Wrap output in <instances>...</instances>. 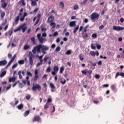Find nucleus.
Listing matches in <instances>:
<instances>
[{"label":"nucleus","instance_id":"8fccbe9b","mask_svg":"<svg viewBox=\"0 0 124 124\" xmlns=\"http://www.w3.org/2000/svg\"><path fill=\"white\" fill-rule=\"evenodd\" d=\"M52 99L51 98H48L46 103H47V104L51 103V102H52Z\"/></svg>","mask_w":124,"mask_h":124},{"label":"nucleus","instance_id":"e433bc0d","mask_svg":"<svg viewBox=\"0 0 124 124\" xmlns=\"http://www.w3.org/2000/svg\"><path fill=\"white\" fill-rule=\"evenodd\" d=\"M78 30H79V26H78L77 27H76V28L75 29V30H74V33H76V32H77V31H78Z\"/></svg>","mask_w":124,"mask_h":124},{"label":"nucleus","instance_id":"7c9ffc66","mask_svg":"<svg viewBox=\"0 0 124 124\" xmlns=\"http://www.w3.org/2000/svg\"><path fill=\"white\" fill-rule=\"evenodd\" d=\"M74 10H78V9H79V6H78V4H76L73 7Z\"/></svg>","mask_w":124,"mask_h":124},{"label":"nucleus","instance_id":"9b49d317","mask_svg":"<svg viewBox=\"0 0 124 124\" xmlns=\"http://www.w3.org/2000/svg\"><path fill=\"white\" fill-rule=\"evenodd\" d=\"M21 73H22V74L23 76H25V71H22L21 70L18 71V73H17V75H18L19 78L20 79H23V76H22V75H21Z\"/></svg>","mask_w":124,"mask_h":124},{"label":"nucleus","instance_id":"cd10ccee","mask_svg":"<svg viewBox=\"0 0 124 124\" xmlns=\"http://www.w3.org/2000/svg\"><path fill=\"white\" fill-rule=\"evenodd\" d=\"M18 63L19 64H24L25 63V60H21L18 61Z\"/></svg>","mask_w":124,"mask_h":124},{"label":"nucleus","instance_id":"f3484780","mask_svg":"<svg viewBox=\"0 0 124 124\" xmlns=\"http://www.w3.org/2000/svg\"><path fill=\"white\" fill-rule=\"evenodd\" d=\"M50 88L52 89L51 90V93H54V90H55V85L52 83H50Z\"/></svg>","mask_w":124,"mask_h":124},{"label":"nucleus","instance_id":"c85d7f7f","mask_svg":"<svg viewBox=\"0 0 124 124\" xmlns=\"http://www.w3.org/2000/svg\"><path fill=\"white\" fill-rule=\"evenodd\" d=\"M7 6V2L6 3L4 2L1 4V7H2V8H6Z\"/></svg>","mask_w":124,"mask_h":124},{"label":"nucleus","instance_id":"5fc2aeb1","mask_svg":"<svg viewBox=\"0 0 124 124\" xmlns=\"http://www.w3.org/2000/svg\"><path fill=\"white\" fill-rule=\"evenodd\" d=\"M95 78L96 79H99L100 78V75H98V74H96L95 75Z\"/></svg>","mask_w":124,"mask_h":124},{"label":"nucleus","instance_id":"603ef678","mask_svg":"<svg viewBox=\"0 0 124 124\" xmlns=\"http://www.w3.org/2000/svg\"><path fill=\"white\" fill-rule=\"evenodd\" d=\"M28 49H30V46H29V45H25L24 46V50H28Z\"/></svg>","mask_w":124,"mask_h":124},{"label":"nucleus","instance_id":"13d9d810","mask_svg":"<svg viewBox=\"0 0 124 124\" xmlns=\"http://www.w3.org/2000/svg\"><path fill=\"white\" fill-rule=\"evenodd\" d=\"M10 89H11V85H10L9 86H7L6 89V91L7 92V91H8V90H10Z\"/></svg>","mask_w":124,"mask_h":124},{"label":"nucleus","instance_id":"49530a36","mask_svg":"<svg viewBox=\"0 0 124 124\" xmlns=\"http://www.w3.org/2000/svg\"><path fill=\"white\" fill-rule=\"evenodd\" d=\"M13 62V61L10 60V61L8 62V64L6 66V67H9L10 65H11V64Z\"/></svg>","mask_w":124,"mask_h":124},{"label":"nucleus","instance_id":"6e6552de","mask_svg":"<svg viewBox=\"0 0 124 124\" xmlns=\"http://www.w3.org/2000/svg\"><path fill=\"white\" fill-rule=\"evenodd\" d=\"M38 78H39V76L38 75V70H35L34 72V76L33 77L34 82H35Z\"/></svg>","mask_w":124,"mask_h":124},{"label":"nucleus","instance_id":"aec40b11","mask_svg":"<svg viewBox=\"0 0 124 124\" xmlns=\"http://www.w3.org/2000/svg\"><path fill=\"white\" fill-rule=\"evenodd\" d=\"M16 80V78L15 77L13 78H10L9 79V83H11V82H15Z\"/></svg>","mask_w":124,"mask_h":124},{"label":"nucleus","instance_id":"a18cd8bd","mask_svg":"<svg viewBox=\"0 0 124 124\" xmlns=\"http://www.w3.org/2000/svg\"><path fill=\"white\" fill-rule=\"evenodd\" d=\"M46 72H47V73H49L51 72V68L50 67H48L46 69Z\"/></svg>","mask_w":124,"mask_h":124},{"label":"nucleus","instance_id":"5701e85b","mask_svg":"<svg viewBox=\"0 0 124 124\" xmlns=\"http://www.w3.org/2000/svg\"><path fill=\"white\" fill-rule=\"evenodd\" d=\"M17 108L18 110H22V109L24 108V105H23V104H21L20 105H19Z\"/></svg>","mask_w":124,"mask_h":124},{"label":"nucleus","instance_id":"c9c22d12","mask_svg":"<svg viewBox=\"0 0 124 124\" xmlns=\"http://www.w3.org/2000/svg\"><path fill=\"white\" fill-rule=\"evenodd\" d=\"M88 2V0H84L83 2H82L80 4L81 5H85Z\"/></svg>","mask_w":124,"mask_h":124},{"label":"nucleus","instance_id":"052dcab7","mask_svg":"<svg viewBox=\"0 0 124 124\" xmlns=\"http://www.w3.org/2000/svg\"><path fill=\"white\" fill-rule=\"evenodd\" d=\"M51 48L52 49H55V48H56V44H53L51 46Z\"/></svg>","mask_w":124,"mask_h":124},{"label":"nucleus","instance_id":"473e14b6","mask_svg":"<svg viewBox=\"0 0 124 124\" xmlns=\"http://www.w3.org/2000/svg\"><path fill=\"white\" fill-rule=\"evenodd\" d=\"M60 51H61V46H58L55 49V52H56V53H58V52H60Z\"/></svg>","mask_w":124,"mask_h":124},{"label":"nucleus","instance_id":"b1692460","mask_svg":"<svg viewBox=\"0 0 124 124\" xmlns=\"http://www.w3.org/2000/svg\"><path fill=\"white\" fill-rule=\"evenodd\" d=\"M31 42H32L33 44H35L36 40H35V38H34V37L31 38Z\"/></svg>","mask_w":124,"mask_h":124},{"label":"nucleus","instance_id":"f704fd0d","mask_svg":"<svg viewBox=\"0 0 124 124\" xmlns=\"http://www.w3.org/2000/svg\"><path fill=\"white\" fill-rule=\"evenodd\" d=\"M90 55H91V56H93V57H95V52L93 51H91L90 52Z\"/></svg>","mask_w":124,"mask_h":124},{"label":"nucleus","instance_id":"4d7b16f0","mask_svg":"<svg viewBox=\"0 0 124 124\" xmlns=\"http://www.w3.org/2000/svg\"><path fill=\"white\" fill-rule=\"evenodd\" d=\"M61 83H62V85H64V84H65V83H66V80L64 79L63 81L62 80L61 81Z\"/></svg>","mask_w":124,"mask_h":124},{"label":"nucleus","instance_id":"9d476101","mask_svg":"<svg viewBox=\"0 0 124 124\" xmlns=\"http://www.w3.org/2000/svg\"><path fill=\"white\" fill-rule=\"evenodd\" d=\"M54 71L52 72L51 74L52 75H56L58 71H59V66H55L53 67Z\"/></svg>","mask_w":124,"mask_h":124},{"label":"nucleus","instance_id":"72a5a7b5","mask_svg":"<svg viewBox=\"0 0 124 124\" xmlns=\"http://www.w3.org/2000/svg\"><path fill=\"white\" fill-rule=\"evenodd\" d=\"M50 104H48V103H46V105H44V109H48L49 108Z\"/></svg>","mask_w":124,"mask_h":124},{"label":"nucleus","instance_id":"e2e57ef3","mask_svg":"<svg viewBox=\"0 0 124 124\" xmlns=\"http://www.w3.org/2000/svg\"><path fill=\"white\" fill-rule=\"evenodd\" d=\"M26 98L27 100H30L31 99V96L30 95H28L26 96Z\"/></svg>","mask_w":124,"mask_h":124},{"label":"nucleus","instance_id":"bb28decb","mask_svg":"<svg viewBox=\"0 0 124 124\" xmlns=\"http://www.w3.org/2000/svg\"><path fill=\"white\" fill-rule=\"evenodd\" d=\"M110 88L113 92H115V90H116V85L115 84H112Z\"/></svg>","mask_w":124,"mask_h":124},{"label":"nucleus","instance_id":"ddd939ff","mask_svg":"<svg viewBox=\"0 0 124 124\" xmlns=\"http://www.w3.org/2000/svg\"><path fill=\"white\" fill-rule=\"evenodd\" d=\"M7 63V61L6 60H3L0 61V66H4V65H6Z\"/></svg>","mask_w":124,"mask_h":124},{"label":"nucleus","instance_id":"2eb2a0df","mask_svg":"<svg viewBox=\"0 0 124 124\" xmlns=\"http://www.w3.org/2000/svg\"><path fill=\"white\" fill-rule=\"evenodd\" d=\"M76 23H77L76 21H73L70 22L69 23L70 27H74V26H76Z\"/></svg>","mask_w":124,"mask_h":124},{"label":"nucleus","instance_id":"a878e982","mask_svg":"<svg viewBox=\"0 0 124 124\" xmlns=\"http://www.w3.org/2000/svg\"><path fill=\"white\" fill-rule=\"evenodd\" d=\"M82 74L83 75H87L88 74V70L87 69L81 71Z\"/></svg>","mask_w":124,"mask_h":124},{"label":"nucleus","instance_id":"bf43d9fd","mask_svg":"<svg viewBox=\"0 0 124 124\" xmlns=\"http://www.w3.org/2000/svg\"><path fill=\"white\" fill-rule=\"evenodd\" d=\"M99 29L100 30H103V29H104V26L103 25H101L99 27Z\"/></svg>","mask_w":124,"mask_h":124},{"label":"nucleus","instance_id":"20e7f679","mask_svg":"<svg viewBox=\"0 0 124 124\" xmlns=\"http://www.w3.org/2000/svg\"><path fill=\"white\" fill-rule=\"evenodd\" d=\"M42 89V87L41 85L39 84H33L32 87V91L33 92H35L36 91H38V92H40Z\"/></svg>","mask_w":124,"mask_h":124},{"label":"nucleus","instance_id":"f8f14e48","mask_svg":"<svg viewBox=\"0 0 124 124\" xmlns=\"http://www.w3.org/2000/svg\"><path fill=\"white\" fill-rule=\"evenodd\" d=\"M41 118L39 115H37L34 117L32 121L33 122H40Z\"/></svg>","mask_w":124,"mask_h":124},{"label":"nucleus","instance_id":"de8ad7c7","mask_svg":"<svg viewBox=\"0 0 124 124\" xmlns=\"http://www.w3.org/2000/svg\"><path fill=\"white\" fill-rule=\"evenodd\" d=\"M21 2L23 6H25V5H26V2H25V0H21Z\"/></svg>","mask_w":124,"mask_h":124},{"label":"nucleus","instance_id":"1a4fd4ad","mask_svg":"<svg viewBox=\"0 0 124 124\" xmlns=\"http://www.w3.org/2000/svg\"><path fill=\"white\" fill-rule=\"evenodd\" d=\"M124 27H122L121 26H114L113 27V30H114V31H124Z\"/></svg>","mask_w":124,"mask_h":124},{"label":"nucleus","instance_id":"58836bf2","mask_svg":"<svg viewBox=\"0 0 124 124\" xmlns=\"http://www.w3.org/2000/svg\"><path fill=\"white\" fill-rule=\"evenodd\" d=\"M118 76H121V73L120 72H117L115 76V79L118 78Z\"/></svg>","mask_w":124,"mask_h":124},{"label":"nucleus","instance_id":"3c124183","mask_svg":"<svg viewBox=\"0 0 124 124\" xmlns=\"http://www.w3.org/2000/svg\"><path fill=\"white\" fill-rule=\"evenodd\" d=\"M49 59V57H45L44 58V62H47V61H48V60Z\"/></svg>","mask_w":124,"mask_h":124},{"label":"nucleus","instance_id":"37998d69","mask_svg":"<svg viewBox=\"0 0 124 124\" xmlns=\"http://www.w3.org/2000/svg\"><path fill=\"white\" fill-rule=\"evenodd\" d=\"M26 75H27L28 76H30L31 77H32V74L30 72H27Z\"/></svg>","mask_w":124,"mask_h":124},{"label":"nucleus","instance_id":"774afa93","mask_svg":"<svg viewBox=\"0 0 124 124\" xmlns=\"http://www.w3.org/2000/svg\"><path fill=\"white\" fill-rule=\"evenodd\" d=\"M58 34H59V33H58L57 31H55V32L53 33V36H57Z\"/></svg>","mask_w":124,"mask_h":124},{"label":"nucleus","instance_id":"4be33fe9","mask_svg":"<svg viewBox=\"0 0 124 124\" xmlns=\"http://www.w3.org/2000/svg\"><path fill=\"white\" fill-rule=\"evenodd\" d=\"M59 5L61 8H62V9H63L64 8V3H63V1H61Z\"/></svg>","mask_w":124,"mask_h":124},{"label":"nucleus","instance_id":"0e129e2a","mask_svg":"<svg viewBox=\"0 0 124 124\" xmlns=\"http://www.w3.org/2000/svg\"><path fill=\"white\" fill-rule=\"evenodd\" d=\"M18 66V63H15L14 65L12 66V68H16V67H17Z\"/></svg>","mask_w":124,"mask_h":124},{"label":"nucleus","instance_id":"c03bdc74","mask_svg":"<svg viewBox=\"0 0 124 124\" xmlns=\"http://www.w3.org/2000/svg\"><path fill=\"white\" fill-rule=\"evenodd\" d=\"M37 5V3L35 1H32L31 2V5H33V6H35Z\"/></svg>","mask_w":124,"mask_h":124},{"label":"nucleus","instance_id":"ea45409f","mask_svg":"<svg viewBox=\"0 0 124 124\" xmlns=\"http://www.w3.org/2000/svg\"><path fill=\"white\" fill-rule=\"evenodd\" d=\"M16 57H17V54H15L13 58L11 59V61H12L13 62H14L15 60V59H16Z\"/></svg>","mask_w":124,"mask_h":124},{"label":"nucleus","instance_id":"f257e3e1","mask_svg":"<svg viewBox=\"0 0 124 124\" xmlns=\"http://www.w3.org/2000/svg\"><path fill=\"white\" fill-rule=\"evenodd\" d=\"M41 44L38 45L37 46H34L32 50L33 54L34 55H35L36 53H37V54H40V53H41Z\"/></svg>","mask_w":124,"mask_h":124},{"label":"nucleus","instance_id":"39448f33","mask_svg":"<svg viewBox=\"0 0 124 124\" xmlns=\"http://www.w3.org/2000/svg\"><path fill=\"white\" fill-rule=\"evenodd\" d=\"M37 37L39 40V43H41V44H43V43H45V42L47 41L46 38L42 37V36H41V34L40 33L37 34Z\"/></svg>","mask_w":124,"mask_h":124},{"label":"nucleus","instance_id":"6ab92c4d","mask_svg":"<svg viewBox=\"0 0 124 124\" xmlns=\"http://www.w3.org/2000/svg\"><path fill=\"white\" fill-rule=\"evenodd\" d=\"M4 16H5V12L1 11L0 14V18L1 20H3V18H4Z\"/></svg>","mask_w":124,"mask_h":124},{"label":"nucleus","instance_id":"69168bd1","mask_svg":"<svg viewBox=\"0 0 124 124\" xmlns=\"http://www.w3.org/2000/svg\"><path fill=\"white\" fill-rule=\"evenodd\" d=\"M46 36H47V33H46V32H44L42 34V37H46Z\"/></svg>","mask_w":124,"mask_h":124},{"label":"nucleus","instance_id":"09e8293b","mask_svg":"<svg viewBox=\"0 0 124 124\" xmlns=\"http://www.w3.org/2000/svg\"><path fill=\"white\" fill-rule=\"evenodd\" d=\"M96 46L97 49H98V50L100 49V48H101V46L99 45L98 44H96Z\"/></svg>","mask_w":124,"mask_h":124},{"label":"nucleus","instance_id":"dca6fc26","mask_svg":"<svg viewBox=\"0 0 124 124\" xmlns=\"http://www.w3.org/2000/svg\"><path fill=\"white\" fill-rule=\"evenodd\" d=\"M19 20H20V16H17L15 19V24H16V25H17L19 23Z\"/></svg>","mask_w":124,"mask_h":124},{"label":"nucleus","instance_id":"7ed1b4c3","mask_svg":"<svg viewBox=\"0 0 124 124\" xmlns=\"http://www.w3.org/2000/svg\"><path fill=\"white\" fill-rule=\"evenodd\" d=\"M21 30L22 31V32H25L26 31V30H27V26L26 24H23L17 29H15L14 31V32H17V31H21Z\"/></svg>","mask_w":124,"mask_h":124},{"label":"nucleus","instance_id":"412c9836","mask_svg":"<svg viewBox=\"0 0 124 124\" xmlns=\"http://www.w3.org/2000/svg\"><path fill=\"white\" fill-rule=\"evenodd\" d=\"M6 75V72L5 71H3L1 74H0V78H2V77H4L5 75Z\"/></svg>","mask_w":124,"mask_h":124},{"label":"nucleus","instance_id":"79ce46f5","mask_svg":"<svg viewBox=\"0 0 124 124\" xmlns=\"http://www.w3.org/2000/svg\"><path fill=\"white\" fill-rule=\"evenodd\" d=\"M64 71V67H61L60 68V73H62L63 72V71Z\"/></svg>","mask_w":124,"mask_h":124},{"label":"nucleus","instance_id":"a211bd4d","mask_svg":"<svg viewBox=\"0 0 124 124\" xmlns=\"http://www.w3.org/2000/svg\"><path fill=\"white\" fill-rule=\"evenodd\" d=\"M54 19L55 18L53 16H49L47 19L48 22H49V23H52L53 21H54Z\"/></svg>","mask_w":124,"mask_h":124},{"label":"nucleus","instance_id":"864d4df0","mask_svg":"<svg viewBox=\"0 0 124 124\" xmlns=\"http://www.w3.org/2000/svg\"><path fill=\"white\" fill-rule=\"evenodd\" d=\"M92 37L93 38H96L97 37V34L96 33H94L92 34Z\"/></svg>","mask_w":124,"mask_h":124},{"label":"nucleus","instance_id":"6e6d98bb","mask_svg":"<svg viewBox=\"0 0 124 124\" xmlns=\"http://www.w3.org/2000/svg\"><path fill=\"white\" fill-rule=\"evenodd\" d=\"M40 17H41V15L40 14H39L37 16V20H40Z\"/></svg>","mask_w":124,"mask_h":124},{"label":"nucleus","instance_id":"338daca9","mask_svg":"<svg viewBox=\"0 0 124 124\" xmlns=\"http://www.w3.org/2000/svg\"><path fill=\"white\" fill-rule=\"evenodd\" d=\"M9 32L10 36H11V35H12V34L13 33V31L12 30L9 31Z\"/></svg>","mask_w":124,"mask_h":124},{"label":"nucleus","instance_id":"f03ea898","mask_svg":"<svg viewBox=\"0 0 124 124\" xmlns=\"http://www.w3.org/2000/svg\"><path fill=\"white\" fill-rule=\"evenodd\" d=\"M90 18L92 22H95L99 19V14L96 12L93 13L91 14Z\"/></svg>","mask_w":124,"mask_h":124},{"label":"nucleus","instance_id":"4468645a","mask_svg":"<svg viewBox=\"0 0 124 124\" xmlns=\"http://www.w3.org/2000/svg\"><path fill=\"white\" fill-rule=\"evenodd\" d=\"M82 38H84V39L88 38V37H89V35H88V33H84V32H82Z\"/></svg>","mask_w":124,"mask_h":124},{"label":"nucleus","instance_id":"c756f323","mask_svg":"<svg viewBox=\"0 0 124 124\" xmlns=\"http://www.w3.org/2000/svg\"><path fill=\"white\" fill-rule=\"evenodd\" d=\"M72 51H71V50L69 49V50H68L65 53V55H70L71 54H72Z\"/></svg>","mask_w":124,"mask_h":124},{"label":"nucleus","instance_id":"680f3d73","mask_svg":"<svg viewBox=\"0 0 124 124\" xmlns=\"http://www.w3.org/2000/svg\"><path fill=\"white\" fill-rule=\"evenodd\" d=\"M8 59H11V58H12V54L11 53H9L8 54Z\"/></svg>","mask_w":124,"mask_h":124},{"label":"nucleus","instance_id":"393cba45","mask_svg":"<svg viewBox=\"0 0 124 124\" xmlns=\"http://www.w3.org/2000/svg\"><path fill=\"white\" fill-rule=\"evenodd\" d=\"M50 27H52L51 29H55L56 28V23L55 22H51L50 24Z\"/></svg>","mask_w":124,"mask_h":124},{"label":"nucleus","instance_id":"0eeeda50","mask_svg":"<svg viewBox=\"0 0 124 124\" xmlns=\"http://www.w3.org/2000/svg\"><path fill=\"white\" fill-rule=\"evenodd\" d=\"M29 63L31 65H32L33 64V60H32V58H33V55L31 52H29Z\"/></svg>","mask_w":124,"mask_h":124},{"label":"nucleus","instance_id":"423d86ee","mask_svg":"<svg viewBox=\"0 0 124 124\" xmlns=\"http://www.w3.org/2000/svg\"><path fill=\"white\" fill-rule=\"evenodd\" d=\"M41 52L43 54V55H45V54H47V52L46 51H48L49 50V46L45 45H41Z\"/></svg>","mask_w":124,"mask_h":124},{"label":"nucleus","instance_id":"2f4dec72","mask_svg":"<svg viewBox=\"0 0 124 124\" xmlns=\"http://www.w3.org/2000/svg\"><path fill=\"white\" fill-rule=\"evenodd\" d=\"M29 114H30V110H27L24 112L23 115L24 117H27V116H28Z\"/></svg>","mask_w":124,"mask_h":124},{"label":"nucleus","instance_id":"4c0bfd02","mask_svg":"<svg viewBox=\"0 0 124 124\" xmlns=\"http://www.w3.org/2000/svg\"><path fill=\"white\" fill-rule=\"evenodd\" d=\"M91 48L93 50H95L96 49V46H94V44H91Z\"/></svg>","mask_w":124,"mask_h":124},{"label":"nucleus","instance_id":"a19ab883","mask_svg":"<svg viewBox=\"0 0 124 124\" xmlns=\"http://www.w3.org/2000/svg\"><path fill=\"white\" fill-rule=\"evenodd\" d=\"M79 59H80V61L82 62V61H84V57H82V54H80L78 56Z\"/></svg>","mask_w":124,"mask_h":124}]
</instances>
